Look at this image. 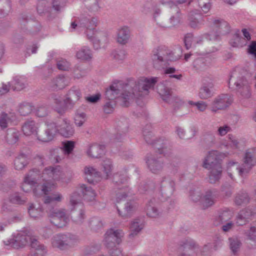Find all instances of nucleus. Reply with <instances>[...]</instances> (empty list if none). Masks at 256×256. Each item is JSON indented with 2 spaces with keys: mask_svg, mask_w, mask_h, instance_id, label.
Here are the masks:
<instances>
[{
  "mask_svg": "<svg viewBox=\"0 0 256 256\" xmlns=\"http://www.w3.org/2000/svg\"><path fill=\"white\" fill-rule=\"evenodd\" d=\"M35 238L26 234L24 232H20L14 236L12 238L4 241V243L6 246H10L14 248H22L26 246L29 242L30 244Z\"/></svg>",
  "mask_w": 256,
  "mask_h": 256,
  "instance_id": "f8f14e48",
  "label": "nucleus"
},
{
  "mask_svg": "<svg viewBox=\"0 0 256 256\" xmlns=\"http://www.w3.org/2000/svg\"><path fill=\"white\" fill-rule=\"evenodd\" d=\"M196 245L192 240H186L180 248L179 256H195Z\"/></svg>",
  "mask_w": 256,
  "mask_h": 256,
  "instance_id": "4be33fe9",
  "label": "nucleus"
},
{
  "mask_svg": "<svg viewBox=\"0 0 256 256\" xmlns=\"http://www.w3.org/2000/svg\"><path fill=\"white\" fill-rule=\"evenodd\" d=\"M158 80V78L156 77L142 78L138 80L128 79L125 84L124 92L121 94L124 105L128 106L127 102L130 100L148 95L149 90L154 87Z\"/></svg>",
  "mask_w": 256,
  "mask_h": 256,
  "instance_id": "f257e3e1",
  "label": "nucleus"
},
{
  "mask_svg": "<svg viewBox=\"0 0 256 256\" xmlns=\"http://www.w3.org/2000/svg\"><path fill=\"white\" fill-rule=\"evenodd\" d=\"M10 86L13 90L20 91L26 87V81L25 78L16 76L10 82Z\"/></svg>",
  "mask_w": 256,
  "mask_h": 256,
  "instance_id": "2f4dec72",
  "label": "nucleus"
},
{
  "mask_svg": "<svg viewBox=\"0 0 256 256\" xmlns=\"http://www.w3.org/2000/svg\"><path fill=\"white\" fill-rule=\"evenodd\" d=\"M78 241V237L71 234H58L54 236L52 240L54 247L64 250L74 246Z\"/></svg>",
  "mask_w": 256,
  "mask_h": 256,
  "instance_id": "423d86ee",
  "label": "nucleus"
},
{
  "mask_svg": "<svg viewBox=\"0 0 256 256\" xmlns=\"http://www.w3.org/2000/svg\"><path fill=\"white\" fill-rule=\"evenodd\" d=\"M193 66L198 70H204L206 68L204 60L202 58H199L196 59L193 62Z\"/></svg>",
  "mask_w": 256,
  "mask_h": 256,
  "instance_id": "338daca9",
  "label": "nucleus"
},
{
  "mask_svg": "<svg viewBox=\"0 0 256 256\" xmlns=\"http://www.w3.org/2000/svg\"><path fill=\"white\" fill-rule=\"evenodd\" d=\"M18 111L22 116H26L31 112L32 107L28 104H23L20 106Z\"/></svg>",
  "mask_w": 256,
  "mask_h": 256,
  "instance_id": "774afa93",
  "label": "nucleus"
},
{
  "mask_svg": "<svg viewBox=\"0 0 256 256\" xmlns=\"http://www.w3.org/2000/svg\"><path fill=\"white\" fill-rule=\"evenodd\" d=\"M198 6L202 12L206 13L211 8L210 0H198Z\"/></svg>",
  "mask_w": 256,
  "mask_h": 256,
  "instance_id": "69168bd1",
  "label": "nucleus"
},
{
  "mask_svg": "<svg viewBox=\"0 0 256 256\" xmlns=\"http://www.w3.org/2000/svg\"><path fill=\"white\" fill-rule=\"evenodd\" d=\"M256 164L254 159V155L250 152H246L244 158V162L240 166L237 167L238 174L243 177L247 174L252 166Z\"/></svg>",
  "mask_w": 256,
  "mask_h": 256,
  "instance_id": "a211bd4d",
  "label": "nucleus"
},
{
  "mask_svg": "<svg viewBox=\"0 0 256 256\" xmlns=\"http://www.w3.org/2000/svg\"><path fill=\"white\" fill-rule=\"evenodd\" d=\"M176 59L174 53L164 46L159 47L154 52L152 56L154 66L157 68H163L168 64L169 62L174 61Z\"/></svg>",
  "mask_w": 256,
  "mask_h": 256,
  "instance_id": "7ed1b4c3",
  "label": "nucleus"
},
{
  "mask_svg": "<svg viewBox=\"0 0 256 256\" xmlns=\"http://www.w3.org/2000/svg\"><path fill=\"white\" fill-rule=\"evenodd\" d=\"M68 79L63 75H59L51 82L50 86L54 90H62L69 84Z\"/></svg>",
  "mask_w": 256,
  "mask_h": 256,
  "instance_id": "bb28decb",
  "label": "nucleus"
},
{
  "mask_svg": "<svg viewBox=\"0 0 256 256\" xmlns=\"http://www.w3.org/2000/svg\"><path fill=\"white\" fill-rule=\"evenodd\" d=\"M208 175V182L210 184H215L220 180L222 172V166L210 168Z\"/></svg>",
  "mask_w": 256,
  "mask_h": 256,
  "instance_id": "7c9ffc66",
  "label": "nucleus"
},
{
  "mask_svg": "<svg viewBox=\"0 0 256 256\" xmlns=\"http://www.w3.org/2000/svg\"><path fill=\"white\" fill-rule=\"evenodd\" d=\"M120 90L116 84L112 85L109 89L106 91V96L109 99L115 98L118 96L120 94Z\"/></svg>",
  "mask_w": 256,
  "mask_h": 256,
  "instance_id": "4d7b16f0",
  "label": "nucleus"
},
{
  "mask_svg": "<svg viewBox=\"0 0 256 256\" xmlns=\"http://www.w3.org/2000/svg\"><path fill=\"white\" fill-rule=\"evenodd\" d=\"M44 174H47L52 179L57 180L60 178L61 172L58 166L56 168L50 166L44 168Z\"/></svg>",
  "mask_w": 256,
  "mask_h": 256,
  "instance_id": "58836bf2",
  "label": "nucleus"
},
{
  "mask_svg": "<svg viewBox=\"0 0 256 256\" xmlns=\"http://www.w3.org/2000/svg\"><path fill=\"white\" fill-rule=\"evenodd\" d=\"M63 198L62 194L58 192L52 194L50 196H46L44 200L45 204H48V208H50V204L52 202H60Z\"/></svg>",
  "mask_w": 256,
  "mask_h": 256,
  "instance_id": "49530a36",
  "label": "nucleus"
},
{
  "mask_svg": "<svg viewBox=\"0 0 256 256\" xmlns=\"http://www.w3.org/2000/svg\"><path fill=\"white\" fill-rule=\"evenodd\" d=\"M35 184V178H34L32 172H29L26 176L22 185V189L25 192H28Z\"/></svg>",
  "mask_w": 256,
  "mask_h": 256,
  "instance_id": "473e14b6",
  "label": "nucleus"
},
{
  "mask_svg": "<svg viewBox=\"0 0 256 256\" xmlns=\"http://www.w3.org/2000/svg\"><path fill=\"white\" fill-rule=\"evenodd\" d=\"M103 172L106 174V178H108L111 174L113 168L112 163L110 159H105L102 162Z\"/></svg>",
  "mask_w": 256,
  "mask_h": 256,
  "instance_id": "13d9d810",
  "label": "nucleus"
},
{
  "mask_svg": "<svg viewBox=\"0 0 256 256\" xmlns=\"http://www.w3.org/2000/svg\"><path fill=\"white\" fill-rule=\"evenodd\" d=\"M28 212L30 217L38 218L43 216V210L40 206L36 207L34 204H30L28 208Z\"/></svg>",
  "mask_w": 256,
  "mask_h": 256,
  "instance_id": "e433bc0d",
  "label": "nucleus"
},
{
  "mask_svg": "<svg viewBox=\"0 0 256 256\" xmlns=\"http://www.w3.org/2000/svg\"><path fill=\"white\" fill-rule=\"evenodd\" d=\"M9 200L11 203L16 204H23L26 202V198L22 197L18 193L11 194Z\"/></svg>",
  "mask_w": 256,
  "mask_h": 256,
  "instance_id": "680f3d73",
  "label": "nucleus"
},
{
  "mask_svg": "<svg viewBox=\"0 0 256 256\" xmlns=\"http://www.w3.org/2000/svg\"><path fill=\"white\" fill-rule=\"evenodd\" d=\"M170 12V16L169 19L164 16H154L155 20L160 26L164 28H170L181 22L182 16L180 10L177 6L172 7Z\"/></svg>",
  "mask_w": 256,
  "mask_h": 256,
  "instance_id": "20e7f679",
  "label": "nucleus"
},
{
  "mask_svg": "<svg viewBox=\"0 0 256 256\" xmlns=\"http://www.w3.org/2000/svg\"><path fill=\"white\" fill-rule=\"evenodd\" d=\"M130 32L127 26H122L117 31L116 41L122 45L126 44L130 38Z\"/></svg>",
  "mask_w": 256,
  "mask_h": 256,
  "instance_id": "b1692460",
  "label": "nucleus"
},
{
  "mask_svg": "<svg viewBox=\"0 0 256 256\" xmlns=\"http://www.w3.org/2000/svg\"><path fill=\"white\" fill-rule=\"evenodd\" d=\"M158 90L162 99L168 103L173 104L178 100L176 97L172 96L171 90L162 84L158 86Z\"/></svg>",
  "mask_w": 256,
  "mask_h": 256,
  "instance_id": "5701e85b",
  "label": "nucleus"
},
{
  "mask_svg": "<svg viewBox=\"0 0 256 256\" xmlns=\"http://www.w3.org/2000/svg\"><path fill=\"white\" fill-rule=\"evenodd\" d=\"M214 86V84L212 78L210 77H204L202 80V84L198 93L200 98L206 100L213 96Z\"/></svg>",
  "mask_w": 256,
  "mask_h": 256,
  "instance_id": "2eb2a0df",
  "label": "nucleus"
},
{
  "mask_svg": "<svg viewBox=\"0 0 256 256\" xmlns=\"http://www.w3.org/2000/svg\"><path fill=\"white\" fill-rule=\"evenodd\" d=\"M11 8L10 0H0V18L6 16Z\"/></svg>",
  "mask_w": 256,
  "mask_h": 256,
  "instance_id": "3c124183",
  "label": "nucleus"
},
{
  "mask_svg": "<svg viewBox=\"0 0 256 256\" xmlns=\"http://www.w3.org/2000/svg\"><path fill=\"white\" fill-rule=\"evenodd\" d=\"M105 149L106 146L104 144H92L88 146L86 154L88 157L92 158H98L104 154Z\"/></svg>",
  "mask_w": 256,
  "mask_h": 256,
  "instance_id": "412c9836",
  "label": "nucleus"
},
{
  "mask_svg": "<svg viewBox=\"0 0 256 256\" xmlns=\"http://www.w3.org/2000/svg\"><path fill=\"white\" fill-rule=\"evenodd\" d=\"M28 164L26 156L24 154H20L16 158L14 161V168L17 170H22Z\"/></svg>",
  "mask_w": 256,
  "mask_h": 256,
  "instance_id": "79ce46f5",
  "label": "nucleus"
},
{
  "mask_svg": "<svg viewBox=\"0 0 256 256\" xmlns=\"http://www.w3.org/2000/svg\"><path fill=\"white\" fill-rule=\"evenodd\" d=\"M142 229V226L140 224L138 220L132 221L130 226V233L128 237L130 239L134 238L136 236L140 231Z\"/></svg>",
  "mask_w": 256,
  "mask_h": 256,
  "instance_id": "4c0bfd02",
  "label": "nucleus"
},
{
  "mask_svg": "<svg viewBox=\"0 0 256 256\" xmlns=\"http://www.w3.org/2000/svg\"><path fill=\"white\" fill-rule=\"evenodd\" d=\"M85 7L91 12H97L100 10L98 0H82Z\"/></svg>",
  "mask_w": 256,
  "mask_h": 256,
  "instance_id": "c03bdc74",
  "label": "nucleus"
},
{
  "mask_svg": "<svg viewBox=\"0 0 256 256\" xmlns=\"http://www.w3.org/2000/svg\"><path fill=\"white\" fill-rule=\"evenodd\" d=\"M22 130L24 134L27 136L37 133L38 126L32 120H28L22 125Z\"/></svg>",
  "mask_w": 256,
  "mask_h": 256,
  "instance_id": "a878e982",
  "label": "nucleus"
},
{
  "mask_svg": "<svg viewBox=\"0 0 256 256\" xmlns=\"http://www.w3.org/2000/svg\"><path fill=\"white\" fill-rule=\"evenodd\" d=\"M116 129L117 132L116 134L114 136V140L116 141H118L122 139V136L128 131L127 123L122 124L121 122H118Z\"/></svg>",
  "mask_w": 256,
  "mask_h": 256,
  "instance_id": "8fccbe9b",
  "label": "nucleus"
},
{
  "mask_svg": "<svg viewBox=\"0 0 256 256\" xmlns=\"http://www.w3.org/2000/svg\"><path fill=\"white\" fill-rule=\"evenodd\" d=\"M214 195L212 192L211 190L207 191L202 200L203 206L205 208L212 206L214 204Z\"/></svg>",
  "mask_w": 256,
  "mask_h": 256,
  "instance_id": "de8ad7c7",
  "label": "nucleus"
},
{
  "mask_svg": "<svg viewBox=\"0 0 256 256\" xmlns=\"http://www.w3.org/2000/svg\"><path fill=\"white\" fill-rule=\"evenodd\" d=\"M213 31L205 34L206 38L212 40L218 39L220 35H224L229 32L230 27L228 24L221 19H214L212 22Z\"/></svg>",
  "mask_w": 256,
  "mask_h": 256,
  "instance_id": "6e6552de",
  "label": "nucleus"
},
{
  "mask_svg": "<svg viewBox=\"0 0 256 256\" xmlns=\"http://www.w3.org/2000/svg\"><path fill=\"white\" fill-rule=\"evenodd\" d=\"M76 57L81 61L88 62L92 58V52L89 47L83 46L76 52Z\"/></svg>",
  "mask_w": 256,
  "mask_h": 256,
  "instance_id": "393cba45",
  "label": "nucleus"
},
{
  "mask_svg": "<svg viewBox=\"0 0 256 256\" xmlns=\"http://www.w3.org/2000/svg\"><path fill=\"white\" fill-rule=\"evenodd\" d=\"M50 186L45 184H40L37 183L36 180L34 186L32 188L34 194L36 196H39L42 194H47L49 190H50Z\"/></svg>",
  "mask_w": 256,
  "mask_h": 256,
  "instance_id": "f704fd0d",
  "label": "nucleus"
},
{
  "mask_svg": "<svg viewBox=\"0 0 256 256\" xmlns=\"http://www.w3.org/2000/svg\"><path fill=\"white\" fill-rule=\"evenodd\" d=\"M84 172L86 178L90 184L94 183L96 180V178H99V172L94 167L92 166H86L84 168Z\"/></svg>",
  "mask_w": 256,
  "mask_h": 256,
  "instance_id": "c756f323",
  "label": "nucleus"
},
{
  "mask_svg": "<svg viewBox=\"0 0 256 256\" xmlns=\"http://www.w3.org/2000/svg\"><path fill=\"white\" fill-rule=\"evenodd\" d=\"M89 20L85 33L88 38L92 42L94 48L98 49L108 42V38L104 32L96 30L95 28L98 23L97 18L90 16Z\"/></svg>",
  "mask_w": 256,
  "mask_h": 256,
  "instance_id": "f03ea898",
  "label": "nucleus"
},
{
  "mask_svg": "<svg viewBox=\"0 0 256 256\" xmlns=\"http://www.w3.org/2000/svg\"><path fill=\"white\" fill-rule=\"evenodd\" d=\"M36 10L38 14L41 16H44L48 18L51 16L52 8L46 1H39L37 4Z\"/></svg>",
  "mask_w": 256,
  "mask_h": 256,
  "instance_id": "72a5a7b5",
  "label": "nucleus"
},
{
  "mask_svg": "<svg viewBox=\"0 0 256 256\" xmlns=\"http://www.w3.org/2000/svg\"><path fill=\"white\" fill-rule=\"evenodd\" d=\"M85 214L82 208H80V211L78 213H74L72 216V220L76 224H82L85 218Z\"/></svg>",
  "mask_w": 256,
  "mask_h": 256,
  "instance_id": "0e129e2a",
  "label": "nucleus"
},
{
  "mask_svg": "<svg viewBox=\"0 0 256 256\" xmlns=\"http://www.w3.org/2000/svg\"><path fill=\"white\" fill-rule=\"evenodd\" d=\"M62 150L64 152L66 155L70 154L74 150L75 146V142L72 140H66L62 143Z\"/></svg>",
  "mask_w": 256,
  "mask_h": 256,
  "instance_id": "bf43d9fd",
  "label": "nucleus"
},
{
  "mask_svg": "<svg viewBox=\"0 0 256 256\" xmlns=\"http://www.w3.org/2000/svg\"><path fill=\"white\" fill-rule=\"evenodd\" d=\"M88 226L92 230L97 232L103 228L104 224L100 218L94 217L88 221Z\"/></svg>",
  "mask_w": 256,
  "mask_h": 256,
  "instance_id": "ea45409f",
  "label": "nucleus"
},
{
  "mask_svg": "<svg viewBox=\"0 0 256 256\" xmlns=\"http://www.w3.org/2000/svg\"><path fill=\"white\" fill-rule=\"evenodd\" d=\"M232 216V213L229 210H224L219 213L216 218V224H222L228 222Z\"/></svg>",
  "mask_w": 256,
  "mask_h": 256,
  "instance_id": "c9c22d12",
  "label": "nucleus"
},
{
  "mask_svg": "<svg viewBox=\"0 0 256 256\" xmlns=\"http://www.w3.org/2000/svg\"><path fill=\"white\" fill-rule=\"evenodd\" d=\"M228 240L232 252L234 254H236L241 246L240 241L237 238H231Z\"/></svg>",
  "mask_w": 256,
  "mask_h": 256,
  "instance_id": "5fc2aeb1",
  "label": "nucleus"
},
{
  "mask_svg": "<svg viewBox=\"0 0 256 256\" xmlns=\"http://www.w3.org/2000/svg\"><path fill=\"white\" fill-rule=\"evenodd\" d=\"M47 212L51 224L58 228H62L67 224L68 219L64 209L47 208Z\"/></svg>",
  "mask_w": 256,
  "mask_h": 256,
  "instance_id": "0eeeda50",
  "label": "nucleus"
},
{
  "mask_svg": "<svg viewBox=\"0 0 256 256\" xmlns=\"http://www.w3.org/2000/svg\"><path fill=\"white\" fill-rule=\"evenodd\" d=\"M240 72V70H235L232 72L230 76V80H231L232 78L236 77L238 80L234 82L235 85L238 89H242L240 90L241 94L244 98H250L251 96V93L248 82L244 76H238V73Z\"/></svg>",
  "mask_w": 256,
  "mask_h": 256,
  "instance_id": "dca6fc26",
  "label": "nucleus"
},
{
  "mask_svg": "<svg viewBox=\"0 0 256 256\" xmlns=\"http://www.w3.org/2000/svg\"><path fill=\"white\" fill-rule=\"evenodd\" d=\"M58 132L56 124L54 122H46L45 126L36 133L37 138L43 142L52 141Z\"/></svg>",
  "mask_w": 256,
  "mask_h": 256,
  "instance_id": "9d476101",
  "label": "nucleus"
},
{
  "mask_svg": "<svg viewBox=\"0 0 256 256\" xmlns=\"http://www.w3.org/2000/svg\"><path fill=\"white\" fill-rule=\"evenodd\" d=\"M127 180L126 176L124 174L118 172L114 174L113 176V182L116 187L115 188L118 190V192L116 190V198L118 200L125 198L130 194L128 187L126 186L120 187L122 184H124Z\"/></svg>",
  "mask_w": 256,
  "mask_h": 256,
  "instance_id": "1a4fd4ad",
  "label": "nucleus"
},
{
  "mask_svg": "<svg viewBox=\"0 0 256 256\" xmlns=\"http://www.w3.org/2000/svg\"><path fill=\"white\" fill-rule=\"evenodd\" d=\"M196 14L195 11H191L188 16V24L191 28H198L202 24V22L194 16Z\"/></svg>",
  "mask_w": 256,
  "mask_h": 256,
  "instance_id": "6e6d98bb",
  "label": "nucleus"
},
{
  "mask_svg": "<svg viewBox=\"0 0 256 256\" xmlns=\"http://www.w3.org/2000/svg\"><path fill=\"white\" fill-rule=\"evenodd\" d=\"M52 156L54 160L56 162H60L65 157L66 155L63 152L62 150L56 148L52 152Z\"/></svg>",
  "mask_w": 256,
  "mask_h": 256,
  "instance_id": "052dcab7",
  "label": "nucleus"
},
{
  "mask_svg": "<svg viewBox=\"0 0 256 256\" xmlns=\"http://www.w3.org/2000/svg\"><path fill=\"white\" fill-rule=\"evenodd\" d=\"M30 246L33 250L32 256H44L46 253V247L36 238L32 240Z\"/></svg>",
  "mask_w": 256,
  "mask_h": 256,
  "instance_id": "c85d7f7f",
  "label": "nucleus"
},
{
  "mask_svg": "<svg viewBox=\"0 0 256 256\" xmlns=\"http://www.w3.org/2000/svg\"><path fill=\"white\" fill-rule=\"evenodd\" d=\"M146 162L149 170L153 174H158L162 172L164 166V158L156 154H150L146 158Z\"/></svg>",
  "mask_w": 256,
  "mask_h": 256,
  "instance_id": "4468645a",
  "label": "nucleus"
},
{
  "mask_svg": "<svg viewBox=\"0 0 256 256\" xmlns=\"http://www.w3.org/2000/svg\"><path fill=\"white\" fill-rule=\"evenodd\" d=\"M250 197L246 192L238 194L235 198L234 202L238 206L246 204L250 202Z\"/></svg>",
  "mask_w": 256,
  "mask_h": 256,
  "instance_id": "603ef678",
  "label": "nucleus"
},
{
  "mask_svg": "<svg viewBox=\"0 0 256 256\" xmlns=\"http://www.w3.org/2000/svg\"><path fill=\"white\" fill-rule=\"evenodd\" d=\"M158 190L164 198H170L175 190L176 182L169 176H162L158 184Z\"/></svg>",
  "mask_w": 256,
  "mask_h": 256,
  "instance_id": "9b49d317",
  "label": "nucleus"
},
{
  "mask_svg": "<svg viewBox=\"0 0 256 256\" xmlns=\"http://www.w3.org/2000/svg\"><path fill=\"white\" fill-rule=\"evenodd\" d=\"M224 154L218 150H212L207 153L204 159L202 166L206 169L216 168L217 166H222L220 158Z\"/></svg>",
  "mask_w": 256,
  "mask_h": 256,
  "instance_id": "ddd939ff",
  "label": "nucleus"
},
{
  "mask_svg": "<svg viewBox=\"0 0 256 256\" xmlns=\"http://www.w3.org/2000/svg\"><path fill=\"white\" fill-rule=\"evenodd\" d=\"M68 0H52V8L56 12H60L64 7Z\"/></svg>",
  "mask_w": 256,
  "mask_h": 256,
  "instance_id": "e2e57ef3",
  "label": "nucleus"
},
{
  "mask_svg": "<svg viewBox=\"0 0 256 256\" xmlns=\"http://www.w3.org/2000/svg\"><path fill=\"white\" fill-rule=\"evenodd\" d=\"M231 104L228 95L221 94L216 96L211 103V110L216 112L218 110H224Z\"/></svg>",
  "mask_w": 256,
  "mask_h": 256,
  "instance_id": "f3484780",
  "label": "nucleus"
},
{
  "mask_svg": "<svg viewBox=\"0 0 256 256\" xmlns=\"http://www.w3.org/2000/svg\"><path fill=\"white\" fill-rule=\"evenodd\" d=\"M136 207V204L134 202H128L126 204L124 208V212L120 210L118 207H117V210L118 214L121 216H127L132 212Z\"/></svg>",
  "mask_w": 256,
  "mask_h": 256,
  "instance_id": "a18cd8bd",
  "label": "nucleus"
},
{
  "mask_svg": "<svg viewBox=\"0 0 256 256\" xmlns=\"http://www.w3.org/2000/svg\"><path fill=\"white\" fill-rule=\"evenodd\" d=\"M79 190L85 200L88 202H93L95 200L96 194L91 187L82 184L80 186Z\"/></svg>",
  "mask_w": 256,
  "mask_h": 256,
  "instance_id": "cd10ccee",
  "label": "nucleus"
},
{
  "mask_svg": "<svg viewBox=\"0 0 256 256\" xmlns=\"http://www.w3.org/2000/svg\"><path fill=\"white\" fill-rule=\"evenodd\" d=\"M202 142L207 146H213L216 142L214 134L211 132H206L203 136Z\"/></svg>",
  "mask_w": 256,
  "mask_h": 256,
  "instance_id": "09e8293b",
  "label": "nucleus"
},
{
  "mask_svg": "<svg viewBox=\"0 0 256 256\" xmlns=\"http://www.w3.org/2000/svg\"><path fill=\"white\" fill-rule=\"evenodd\" d=\"M144 139L148 144L153 145L158 152L164 155H168L172 150V146L168 140L160 139L154 141V136L152 132L148 129L143 130Z\"/></svg>",
  "mask_w": 256,
  "mask_h": 256,
  "instance_id": "39448f33",
  "label": "nucleus"
},
{
  "mask_svg": "<svg viewBox=\"0 0 256 256\" xmlns=\"http://www.w3.org/2000/svg\"><path fill=\"white\" fill-rule=\"evenodd\" d=\"M146 210L147 215L151 218H156L160 213L152 200H150L147 204Z\"/></svg>",
  "mask_w": 256,
  "mask_h": 256,
  "instance_id": "37998d69",
  "label": "nucleus"
},
{
  "mask_svg": "<svg viewBox=\"0 0 256 256\" xmlns=\"http://www.w3.org/2000/svg\"><path fill=\"white\" fill-rule=\"evenodd\" d=\"M70 204L73 207V208H74L76 206L83 208V205L81 202V196L78 192H74L71 194Z\"/></svg>",
  "mask_w": 256,
  "mask_h": 256,
  "instance_id": "864d4df0",
  "label": "nucleus"
},
{
  "mask_svg": "<svg viewBox=\"0 0 256 256\" xmlns=\"http://www.w3.org/2000/svg\"><path fill=\"white\" fill-rule=\"evenodd\" d=\"M58 132L64 136L70 137L72 136L74 132V130L70 124V121L66 118H63L60 120L58 124H56Z\"/></svg>",
  "mask_w": 256,
  "mask_h": 256,
  "instance_id": "aec40b11",
  "label": "nucleus"
},
{
  "mask_svg": "<svg viewBox=\"0 0 256 256\" xmlns=\"http://www.w3.org/2000/svg\"><path fill=\"white\" fill-rule=\"evenodd\" d=\"M82 97L80 89L76 86H73L68 92L64 104L67 106L73 107L75 104L80 100Z\"/></svg>",
  "mask_w": 256,
  "mask_h": 256,
  "instance_id": "6ab92c4d",
  "label": "nucleus"
},
{
  "mask_svg": "<svg viewBox=\"0 0 256 256\" xmlns=\"http://www.w3.org/2000/svg\"><path fill=\"white\" fill-rule=\"evenodd\" d=\"M251 216V212L247 210H242L238 214L236 223L238 226L245 224Z\"/></svg>",
  "mask_w": 256,
  "mask_h": 256,
  "instance_id": "a19ab883",
  "label": "nucleus"
}]
</instances>
